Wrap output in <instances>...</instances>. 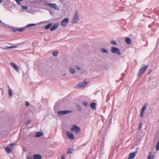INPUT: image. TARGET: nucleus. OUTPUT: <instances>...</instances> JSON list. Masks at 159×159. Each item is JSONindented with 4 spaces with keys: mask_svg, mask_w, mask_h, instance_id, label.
<instances>
[{
    "mask_svg": "<svg viewBox=\"0 0 159 159\" xmlns=\"http://www.w3.org/2000/svg\"><path fill=\"white\" fill-rule=\"evenodd\" d=\"M58 24H54V25L50 29V30L51 31H52L53 30H56L57 28L58 27Z\"/></svg>",
    "mask_w": 159,
    "mask_h": 159,
    "instance_id": "nucleus-13",
    "label": "nucleus"
},
{
    "mask_svg": "<svg viewBox=\"0 0 159 159\" xmlns=\"http://www.w3.org/2000/svg\"><path fill=\"white\" fill-rule=\"evenodd\" d=\"M73 149L71 148H70L68 149V150L66 152V153L67 154L72 153Z\"/></svg>",
    "mask_w": 159,
    "mask_h": 159,
    "instance_id": "nucleus-20",
    "label": "nucleus"
},
{
    "mask_svg": "<svg viewBox=\"0 0 159 159\" xmlns=\"http://www.w3.org/2000/svg\"><path fill=\"white\" fill-rule=\"evenodd\" d=\"M69 21V19L68 18H64L61 22V25L62 26H66L67 24Z\"/></svg>",
    "mask_w": 159,
    "mask_h": 159,
    "instance_id": "nucleus-8",
    "label": "nucleus"
},
{
    "mask_svg": "<svg viewBox=\"0 0 159 159\" xmlns=\"http://www.w3.org/2000/svg\"><path fill=\"white\" fill-rule=\"evenodd\" d=\"M17 47L16 46H9L7 47V48L8 49H11V48H16Z\"/></svg>",
    "mask_w": 159,
    "mask_h": 159,
    "instance_id": "nucleus-27",
    "label": "nucleus"
},
{
    "mask_svg": "<svg viewBox=\"0 0 159 159\" xmlns=\"http://www.w3.org/2000/svg\"><path fill=\"white\" fill-rule=\"evenodd\" d=\"M52 25V24L51 23H50L48 24L47 25H46L45 27L44 28L46 29H48L49 28H50L51 26Z\"/></svg>",
    "mask_w": 159,
    "mask_h": 159,
    "instance_id": "nucleus-19",
    "label": "nucleus"
},
{
    "mask_svg": "<svg viewBox=\"0 0 159 159\" xmlns=\"http://www.w3.org/2000/svg\"><path fill=\"white\" fill-rule=\"evenodd\" d=\"M79 20V16L78 15V12L77 11H75V13L74 15V17L72 20V23H77Z\"/></svg>",
    "mask_w": 159,
    "mask_h": 159,
    "instance_id": "nucleus-4",
    "label": "nucleus"
},
{
    "mask_svg": "<svg viewBox=\"0 0 159 159\" xmlns=\"http://www.w3.org/2000/svg\"><path fill=\"white\" fill-rule=\"evenodd\" d=\"M43 134V133L42 132H38L35 135L36 137H39L42 136Z\"/></svg>",
    "mask_w": 159,
    "mask_h": 159,
    "instance_id": "nucleus-18",
    "label": "nucleus"
},
{
    "mask_svg": "<svg viewBox=\"0 0 159 159\" xmlns=\"http://www.w3.org/2000/svg\"><path fill=\"white\" fill-rule=\"evenodd\" d=\"M61 159H65V157L64 155H61Z\"/></svg>",
    "mask_w": 159,
    "mask_h": 159,
    "instance_id": "nucleus-35",
    "label": "nucleus"
},
{
    "mask_svg": "<svg viewBox=\"0 0 159 159\" xmlns=\"http://www.w3.org/2000/svg\"><path fill=\"white\" fill-rule=\"evenodd\" d=\"M156 149L157 151L159 150V141L156 145Z\"/></svg>",
    "mask_w": 159,
    "mask_h": 159,
    "instance_id": "nucleus-23",
    "label": "nucleus"
},
{
    "mask_svg": "<svg viewBox=\"0 0 159 159\" xmlns=\"http://www.w3.org/2000/svg\"><path fill=\"white\" fill-rule=\"evenodd\" d=\"M139 126H141V125L140 124H139Z\"/></svg>",
    "mask_w": 159,
    "mask_h": 159,
    "instance_id": "nucleus-41",
    "label": "nucleus"
},
{
    "mask_svg": "<svg viewBox=\"0 0 159 159\" xmlns=\"http://www.w3.org/2000/svg\"><path fill=\"white\" fill-rule=\"evenodd\" d=\"M101 51L103 52H104V53H108V52L107 50H106L105 49H104V48H102L101 49Z\"/></svg>",
    "mask_w": 159,
    "mask_h": 159,
    "instance_id": "nucleus-24",
    "label": "nucleus"
},
{
    "mask_svg": "<svg viewBox=\"0 0 159 159\" xmlns=\"http://www.w3.org/2000/svg\"><path fill=\"white\" fill-rule=\"evenodd\" d=\"M111 43L113 45H116V42L113 40H112L111 41Z\"/></svg>",
    "mask_w": 159,
    "mask_h": 159,
    "instance_id": "nucleus-25",
    "label": "nucleus"
},
{
    "mask_svg": "<svg viewBox=\"0 0 159 159\" xmlns=\"http://www.w3.org/2000/svg\"><path fill=\"white\" fill-rule=\"evenodd\" d=\"M151 72V70H150L149 73V74H150Z\"/></svg>",
    "mask_w": 159,
    "mask_h": 159,
    "instance_id": "nucleus-40",
    "label": "nucleus"
},
{
    "mask_svg": "<svg viewBox=\"0 0 159 159\" xmlns=\"http://www.w3.org/2000/svg\"><path fill=\"white\" fill-rule=\"evenodd\" d=\"M90 106L91 107L92 109H93V110H95L96 109V103L93 102L91 104H90Z\"/></svg>",
    "mask_w": 159,
    "mask_h": 159,
    "instance_id": "nucleus-17",
    "label": "nucleus"
},
{
    "mask_svg": "<svg viewBox=\"0 0 159 159\" xmlns=\"http://www.w3.org/2000/svg\"><path fill=\"white\" fill-rule=\"evenodd\" d=\"M41 158V156L39 154H35L33 156L34 159H40Z\"/></svg>",
    "mask_w": 159,
    "mask_h": 159,
    "instance_id": "nucleus-14",
    "label": "nucleus"
},
{
    "mask_svg": "<svg viewBox=\"0 0 159 159\" xmlns=\"http://www.w3.org/2000/svg\"><path fill=\"white\" fill-rule=\"evenodd\" d=\"M2 2V0H0V3H1Z\"/></svg>",
    "mask_w": 159,
    "mask_h": 159,
    "instance_id": "nucleus-39",
    "label": "nucleus"
},
{
    "mask_svg": "<svg viewBox=\"0 0 159 159\" xmlns=\"http://www.w3.org/2000/svg\"><path fill=\"white\" fill-rule=\"evenodd\" d=\"M30 120H29L26 122L25 124L28 125L30 123Z\"/></svg>",
    "mask_w": 159,
    "mask_h": 159,
    "instance_id": "nucleus-33",
    "label": "nucleus"
},
{
    "mask_svg": "<svg viewBox=\"0 0 159 159\" xmlns=\"http://www.w3.org/2000/svg\"><path fill=\"white\" fill-rule=\"evenodd\" d=\"M10 65L17 72L19 71V68L18 66L12 62H11L10 63Z\"/></svg>",
    "mask_w": 159,
    "mask_h": 159,
    "instance_id": "nucleus-9",
    "label": "nucleus"
},
{
    "mask_svg": "<svg viewBox=\"0 0 159 159\" xmlns=\"http://www.w3.org/2000/svg\"><path fill=\"white\" fill-rule=\"evenodd\" d=\"M1 20H0V23H1Z\"/></svg>",
    "mask_w": 159,
    "mask_h": 159,
    "instance_id": "nucleus-42",
    "label": "nucleus"
},
{
    "mask_svg": "<svg viewBox=\"0 0 159 159\" xmlns=\"http://www.w3.org/2000/svg\"><path fill=\"white\" fill-rule=\"evenodd\" d=\"M111 51L112 52L118 55H120V52L119 49L118 48L114 47H111Z\"/></svg>",
    "mask_w": 159,
    "mask_h": 159,
    "instance_id": "nucleus-7",
    "label": "nucleus"
},
{
    "mask_svg": "<svg viewBox=\"0 0 159 159\" xmlns=\"http://www.w3.org/2000/svg\"><path fill=\"white\" fill-rule=\"evenodd\" d=\"M88 84V83L86 81H84V82L80 83L76 86V88H85L87 86Z\"/></svg>",
    "mask_w": 159,
    "mask_h": 159,
    "instance_id": "nucleus-5",
    "label": "nucleus"
},
{
    "mask_svg": "<svg viewBox=\"0 0 159 159\" xmlns=\"http://www.w3.org/2000/svg\"><path fill=\"white\" fill-rule=\"evenodd\" d=\"M71 111H59L57 112V114L59 116L63 115L68 113H70L72 112Z\"/></svg>",
    "mask_w": 159,
    "mask_h": 159,
    "instance_id": "nucleus-6",
    "label": "nucleus"
},
{
    "mask_svg": "<svg viewBox=\"0 0 159 159\" xmlns=\"http://www.w3.org/2000/svg\"><path fill=\"white\" fill-rule=\"evenodd\" d=\"M70 130L72 132L75 131V134H78L81 131L80 128L75 125H73L72 127L71 128Z\"/></svg>",
    "mask_w": 159,
    "mask_h": 159,
    "instance_id": "nucleus-2",
    "label": "nucleus"
},
{
    "mask_svg": "<svg viewBox=\"0 0 159 159\" xmlns=\"http://www.w3.org/2000/svg\"><path fill=\"white\" fill-rule=\"evenodd\" d=\"M27 159H32V158L30 157H27Z\"/></svg>",
    "mask_w": 159,
    "mask_h": 159,
    "instance_id": "nucleus-38",
    "label": "nucleus"
},
{
    "mask_svg": "<svg viewBox=\"0 0 159 159\" xmlns=\"http://www.w3.org/2000/svg\"><path fill=\"white\" fill-rule=\"evenodd\" d=\"M83 105L85 106H86L87 105V102H83Z\"/></svg>",
    "mask_w": 159,
    "mask_h": 159,
    "instance_id": "nucleus-36",
    "label": "nucleus"
},
{
    "mask_svg": "<svg viewBox=\"0 0 159 159\" xmlns=\"http://www.w3.org/2000/svg\"><path fill=\"white\" fill-rule=\"evenodd\" d=\"M44 5L46 6L50 7L51 8L56 10H57L59 9V7L55 3H45L44 4Z\"/></svg>",
    "mask_w": 159,
    "mask_h": 159,
    "instance_id": "nucleus-1",
    "label": "nucleus"
},
{
    "mask_svg": "<svg viewBox=\"0 0 159 159\" xmlns=\"http://www.w3.org/2000/svg\"><path fill=\"white\" fill-rule=\"evenodd\" d=\"M66 134L67 137L70 139H74V136L73 134L70 132H66Z\"/></svg>",
    "mask_w": 159,
    "mask_h": 159,
    "instance_id": "nucleus-11",
    "label": "nucleus"
},
{
    "mask_svg": "<svg viewBox=\"0 0 159 159\" xmlns=\"http://www.w3.org/2000/svg\"><path fill=\"white\" fill-rule=\"evenodd\" d=\"M125 41L126 43L128 45H129L131 43V42L130 39L129 38H125Z\"/></svg>",
    "mask_w": 159,
    "mask_h": 159,
    "instance_id": "nucleus-16",
    "label": "nucleus"
},
{
    "mask_svg": "<svg viewBox=\"0 0 159 159\" xmlns=\"http://www.w3.org/2000/svg\"><path fill=\"white\" fill-rule=\"evenodd\" d=\"M25 29L24 28H18L17 29V30L19 32H22Z\"/></svg>",
    "mask_w": 159,
    "mask_h": 159,
    "instance_id": "nucleus-28",
    "label": "nucleus"
},
{
    "mask_svg": "<svg viewBox=\"0 0 159 159\" xmlns=\"http://www.w3.org/2000/svg\"><path fill=\"white\" fill-rule=\"evenodd\" d=\"M70 72L71 73H75V70L74 69H72V68H70Z\"/></svg>",
    "mask_w": 159,
    "mask_h": 159,
    "instance_id": "nucleus-22",
    "label": "nucleus"
},
{
    "mask_svg": "<svg viewBox=\"0 0 159 159\" xmlns=\"http://www.w3.org/2000/svg\"><path fill=\"white\" fill-rule=\"evenodd\" d=\"M21 8L23 9L26 10V9H27V7L25 6H21Z\"/></svg>",
    "mask_w": 159,
    "mask_h": 159,
    "instance_id": "nucleus-31",
    "label": "nucleus"
},
{
    "mask_svg": "<svg viewBox=\"0 0 159 159\" xmlns=\"http://www.w3.org/2000/svg\"><path fill=\"white\" fill-rule=\"evenodd\" d=\"M14 144L13 143H11L9 147H7L5 149L6 151L8 153H10L11 151V148H12V146Z\"/></svg>",
    "mask_w": 159,
    "mask_h": 159,
    "instance_id": "nucleus-12",
    "label": "nucleus"
},
{
    "mask_svg": "<svg viewBox=\"0 0 159 159\" xmlns=\"http://www.w3.org/2000/svg\"><path fill=\"white\" fill-rule=\"evenodd\" d=\"M35 24H29L27 26V27H30V26H34L35 25Z\"/></svg>",
    "mask_w": 159,
    "mask_h": 159,
    "instance_id": "nucleus-29",
    "label": "nucleus"
},
{
    "mask_svg": "<svg viewBox=\"0 0 159 159\" xmlns=\"http://www.w3.org/2000/svg\"><path fill=\"white\" fill-rule=\"evenodd\" d=\"M76 107L79 111H80L81 110V107H80V106L77 105Z\"/></svg>",
    "mask_w": 159,
    "mask_h": 159,
    "instance_id": "nucleus-32",
    "label": "nucleus"
},
{
    "mask_svg": "<svg viewBox=\"0 0 159 159\" xmlns=\"http://www.w3.org/2000/svg\"><path fill=\"white\" fill-rule=\"evenodd\" d=\"M25 105L26 106H29V103L28 102H25Z\"/></svg>",
    "mask_w": 159,
    "mask_h": 159,
    "instance_id": "nucleus-34",
    "label": "nucleus"
},
{
    "mask_svg": "<svg viewBox=\"0 0 159 159\" xmlns=\"http://www.w3.org/2000/svg\"><path fill=\"white\" fill-rule=\"evenodd\" d=\"M76 68L78 70H80V67L79 66H76Z\"/></svg>",
    "mask_w": 159,
    "mask_h": 159,
    "instance_id": "nucleus-37",
    "label": "nucleus"
},
{
    "mask_svg": "<svg viewBox=\"0 0 159 159\" xmlns=\"http://www.w3.org/2000/svg\"><path fill=\"white\" fill-rule=\"evenodd\" d=\"M135 156V153H131L130 154L128 158V159H133Z\"/></svg>",
    "mask_w": 159,
    "mask_h": 159,
    "instance_id": "nucleus-15",
    "label": "nucleus"
},
{
    "mask_svg": "<svg viewBox=\"0 0 159 159\" xmlns=\"http://www.w3.org/2000/svg\"><path fill=\"white\" fill-rule=\"evenodd\" d=\"M141 67L142 68L139 70V73L138 74V76H140L142 74L146 71L147 69L148 66L146 65H144L143 67L142 66Z\"/></svg>",
    "mask_w": 159,
    "mask_h": 159,
    "instance_id": "nucleus-3",
    "label": "nucleus"
},
{
    "mask_svg": "<svg viewBox=\"0 0 159 159\" xmlns=\"http://www.w3.org/2000/svg\"><path fill=\"white\" fill-rule=\"evenodd\" d=\"M153 157H152V158L151 152H150L149 153V154L148 156V159H152V158L153 159Z\"/></svg>",
    "mask_w": 159,
    "mask_h": 159,
    "instance_id": "nucleus-21",
    "label": "nucleus"
},
{
    "mask_svg": "<svg viewBox=\"0 0 159 159\" xmlns=\"http://www.w3.org/2000/svg\"><path fill=\"white\" fill-rule=\"evenodd\" d=\"M9 95H10V96L11 97H12V92H11V91L10 89H9Z\"/></svg>",
    "mask_w": 159,
    "mask_h": 159,
    "instance_id": "nucleus-30",
    "label": "nucleus"
},
{
    "mask_svg": "<svg viewBox=\"0 0 159 159\" xmlns=\"http://www.w3.org/2000/svg\"><path fill=\"white\" fill-rule=\"evenodd\" d=\"M147 107V104L145 103L144 104L143 107L142 108L141 111L140 113V116L141 117H143V116L144 110Z\"/></svg>",
    "mask_w": 159,
    "mask_h": 159,
    "instance_id": "nucleus-10",
    "label": "nucleus"
},
{
    "mask_svg": "<svg viewBox=\"0 0 159 159\" xmlns=\"http://www.w3.org/2000/svg\"><path fill=\"white\" fill-rule=\"evenodd\" d=\"M58 52H52V55L54 56H56L57 55Z\"/></svg>",
    "mask_w": 159,
    "mask_h": 159,
    "instance_id": "nucleus-26",
    "label": "nucleus"
}]
</instances>
